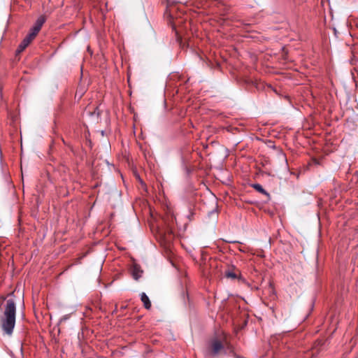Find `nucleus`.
Instances as JSON below:
<instances>
[{"label":"nucleus","mask_w":358,"mask_h":358,"mask_svg":"<svg viewBox=\"0 0 358 358\" xmlns=\"http://www.w3.org/2000/svg\"><path fill=\"white\" fill-rule=\"evenodd\" d=\"M16 306L13 299H8L4 306L3 315L1 317V326L3 331L11 335L15 324Z\"/></svg>","instance_id":"f257e3e1"},{"label":"nucleus","mask_w":358,"mask_h":358,"mask_svg":"<svg viewBox=\"0 0 358 358\" xmlns=\"http://www.w3.org/2000/svg\"><path fill=\"white\" fill-rule=\"evenodd\" d=\"M224 351L223 343L218 338L211 339L206 349V355L210 357H216Z\"/></svg>","instance_id":"f03ea898"},{"label":"nucleus","mask_w":358,"mask_h":358,"mask_svg":"<svg viewBox=\"0 0 358 358\" xmlns=\"http://www.w3.org/2000/svg\"><path fill=\"white\" fill-rule=\"evenodd\" d=\"M46 18L44 15L39 16L36 21L35 22L33 27L30 29L29 32L31 34H34V35L37 36L40 30L41 29L42 26L45 22Z\"/></svg>","instance_id":"7ed1b4c3"},{"label":"nucleus","mask_w":358,"mask_h":358,"mask_svg":"<svg viewBox=\"0 0 358 358\" xmlns=\"http://www.w3.org/2000/svg\"><path fill=\"white\" fill-rule=\"evenodd\" d=\"M100 113V110L97 106L93 107L88 106L85 110V114L86 115L94 118L96 120L99 119Z\"/></svg>","instance_id":"20e7f679"},{"label":"nucleus","mask_w":358,"mask_h":358,"mask_svg":"<svg viewBox=\"0 0 358 358\" xmlns=\"http://www.w3.org/2000/svg\"><path fill=\"white\" fill-rule=\"evenodd\" d=\"M141 300L143 303V306L145 309L150 310L151 308L152 304L150 301L149 297L145 292H142L141 294Z\"/></svg>","instance_id":"39448f33"},{"label":"nucleus","mask_w":358,"mask_h":358,"mask_svg":"<svg viewBox=\"0 0 358 358\" xmlns=\"http://www.w3.org/2000/svg\"><path fill=\"white\" fill-rule=\"evenodd\" d=\"M142 273H143V271L137 265H134L131 269L132 276L136 280H138L141 277Z\"/></svg>","instance_id":"423d86ee"},{"label":"nucleus","mask_w":358,"mask_h":358,"mask_svg":"<svg viewBox=\"0 0 358 358\" xmlns=\"http://www.w3.org/2000/svg\"><path fill=\"white\" fill-rule=\"evenodd\" d=\"M251 187L253 189H255L257 192H258L262 194H264V195L267 196L268 197L270 196V194L262 187V186L260 184H259V183L252 184Z\"/></svg>","instance_id":"0eeeda50"},{"label":"nucleus","mask_w":358,"mask_h":358,"mask_svg":"<svg viewBox=\"0 0 358 358\" xmlns=\"http://www.w3.org/2000/svg\"><path fill=\"white\" fill-rule=\"evenodd\" d=\"M29 45V43H27V41H24V39L22 40V41L20 43V44L18 45V48L17 49V53H20L22 52L23 50H25V48Z\"/></svg>","instance_id":"6e6552de"},{"label":"nucleus","mask_w":358,"mask_h":358,"mask_svg":"<svg viewBox=\"0 0 358 358\" xmlns=\"http://www.w3.org/2000/svg\"><path fill=\"white\" fill-rule=\"evenodd\" d=\"M29 45V43H27V41H24V39L22 40V41L20 43V44L18 45V48L17 49V53H20L22 52L23 50H25V48Z\"/></svg>","instance_id":"1a4fd4ad"},{"label":"nucleus","mask_w":358,"mask_h":358,"mask_svg":"<svg viewBox=\"0 0 358 358\" xmlns=\"http://www.w3.org/2000/svg\"><path fill=\"white\" fill-rule=\"evenodd\" d=\"M225 276L228 278L236 279L238 274L232 270H228L225 272Z\"/></svg>","instance_id":"9d476101"},{"label":"nucleus","mask_w":358,"mask_h":358,"mask_svg":"<svg viewBox=\"0 0 358 358\" xmlns=\"http://www.w3.org/2000/svg\"><path fill=\"white\" fill-rule=\"evenodd\" d=\"M36 36L34 34H31V32H29V34L25 36L24 38V41H27L29 44L35 38Z\"/></svg>","instance_id":"9b49d317"}]
</instances>
